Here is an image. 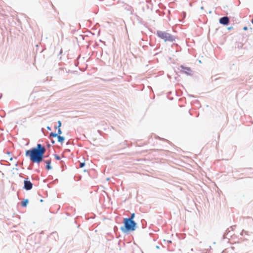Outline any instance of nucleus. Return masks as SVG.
<instances>
[{"instance_id":"f257e3e1","label":"nucleus","mask_w":253,"mask_h":253,"mask_svg":"<svg viewBox=\"0 0 253 253\" xmlns=\"http://www.w3.org/2000/svg\"><path fill=\"white\" fill-rule=\"evenodd\" d=\"M45 151V148L41 144L38 143L36 147L27 150L25 156L28 157L32 163L39 164L46 157L44 155Z\"/></svg>"},{"instance_id":"f03ea898","label":"nucleus","mask_w":253,"mask_h":253,"mask_svg":"<svg viewBox=\"0 0 253 253\" xmlns=\"http://www.w3.org/2000/svg\"><path fill=\"white\" fill-rule=\"evenodd\" d=\"M123 223L124 226L121 227L120 230L125 234L134 231L137 227V223L134 221H131L124 218Z\"/></svg>"},{"instance_id":"7ed1b4c3","label":"nucleus","mask_w":253,"mask_h":253,"mask_svg":"<svg viewBox=\"0 0 253 253\" xmlns=\"http://www.w3.org/2000/svg\"><path fill=\"white\" fill-rule=\"evenodd\" d=\"M157 35L158 37L161 39L164 40L165 42H173L175 41V38L173 36L171 35L169 33H168L166 32H164L162 31H157Z\"/></svg>"},{"instance_id":"20e7f679","label":"nucleus","mask_w":253,"mask_h":253,"mask_svg":"<svg viewBox=\"0 0 253 253\" xmlns=\"http://www.w3.org/2000/svg\"><path fill=\"white\" fill-rule=\"evenodd\" d=\"M24 186L23 188L27 191L31 190L33 188V183L30 180H28V178L25 179L23 182Z\"/></svg>"},{"instance_id":"39448f33","label":"nucleus","mask_w":253,"mask_h":253,"mask_svg":"<svg viewBox=\"0 0 253 253\" xmlns=\"http://www.w3.org/2000/svg\"><path fill=\"white\" fill-rule=\"evenodd\" d=\"M229 18L227 16H223L219 19V22L223 25H227L229 23Z\"/></svg>"},{"instance_id":"423d86ee","label":"nucleus","mask_w":253,"mask_h":253,"mask_svg":"<svg viewBox=\"0 0 253 253\" xmlns=\"http://www.w3.org/2000/svg\"><path fill=\"white\" fill-rule=\"evenodd\" d=\"M180 67L181 68V72L184 73L187 75H191L192 70H191V69L189 67H186L183 66V65H181L180 66Z\"/></svg>"},{"instance_id":"0eeeda50","label":"nucleus","mask_w":253,"mask_h":253,"mask_svg":"<svg viewBox=\"0 0 253 253\" xmlns=\"http://www.w3.org/2000/svg\"><path fill=\"white\" fill-rule=\"evenodd\" d=\"M44 162L46 164L45 169L47 170L51 169L52 167L51 166V160L50 159V160H47L44 161Z\"/></svg>"},{"instance_id":"6e6552de","label":"nucleus","mask_w":253,"mask_h":253,"mask_svg":"<svg viewBox=\"0 0 253 253\" xmlns=\"http://www.w3.org/2000/svg\"><path fill=\"white\" fill-rule=\"evenodd\" d=\"M29 203V200L27 199H23V201L21 203V206L23 207H27L28 204Z\"/></svg>"},{"instance_id":"1a4fd4ad","label":"nucleus","mask_w":253,"mask_h":253,"mask_svg":"<svg viewBox=\"0 0 253 253\" xmlns=\"http://www.w3.org/2000/svg\"><path fill=\"white\" fill-rule=\"evenodd\" d=\"M243 43H242V42H236L235 45V48H238V49L242 48L243 47Z\"/></svg>"},{"instance_id":"9d476101","label":"nucleus","mask_w":253,"mask_h":253,"mask_svg":"<svg viewBox=\"0 0 253 253\" xmlns=\"http://www.w3.org/2000/svg\"><path fill=\"white\" fill-rule=\"evenodd\" d=\"M57 138L58 139V141L60 143H63L65 140V137L62 136L57 135Z\"/></svg>"},{"instance_id":"9b49d317","label":"nucleus","mask_w":253,"mask_h":253,"mask_svg":"<svg viewBox=\"0 0 253 253\" xmlns=\"http://www.w3.org/2000/svg\"><path fill=\"white\" fill-rule=\"evenodd\" d=\"M134 217H135V213H132L131 214L130 217H126L125 218L127 219L128 220H131V221H134L133 219H134Z\"/></svg>"},{"instance_id":"f8f14e48","label":"nucleus","mask_w":253,"mask_h":253,"mask_svg":"<svg viewBox=\"0 0 253 253\" xmlns=\"http://www.w3.org/2000/svg\"><path fill=\"white\" fill-rule=\"evenodd\" d=\"M58 135V134H56V133L51 132L49 134V137H57Z\"/></svg>"},{"instance_id":"ddd939ff","label":"nucleus","mask_w":253,"mask_h":253,"mask_svg":"<svg viewBox=\"0 0 253 253\" xmlns=\"http://www.w3.org/2000/svg\"><path fill=\"white\" fill-rule=\"evenodd\" d=\"M230 230H229V228H228L226 231V233L223 235V238H226L227 237H226V236L228 235V234L230 233Z\"/></svg>"},{"instance_id":"4468645a","label":"nucleus","mask_w":253,"mask_h":253,"mask_svg":"<svg viewBox=\"0 0 253 253\" xmlns=\"http://www.w3.org/2000/svg\"><path fill=\"white\" fill-rule=\"evenodd\" d=\"M61 125H62V124H61V121H58V126H55V128H60V127H61Z\"/></svg>"},{"instance_id":"2eb2a0df","label":"nucleus","mask_w":253,"mask_h":253,"mask_svg":"<svg viewBox=\"0 0 253 253\" xmlns=\"http://www.w3.org/2000/svg\"><path fill=\"white\" fill-rule=\"evenodd\" d=\"M54 156L56 160H60V157L59 155H57V154H54Z\"/></svg>"},{"instance_id":"dca6fc26","label":"nucleus","mask_w":253,"mask_h":253,"mask_svg":"<svg viewBox=\"0 0 253 253\" xmlns=\"http://www.w3.org/2000/svg\"><path fill=\"white\" fill-rule=\"evenodd\" d=\"M85 166V163L84 162H82V163H80V168H83Z\"/></svg>"},{"instance_id":"f3484780","label":"nucleus","mask_w":253,"mask_h":253,"mask_svg":"<svg viewBox=\"0 0 253 253\" xmlns=\"http://www.w3.org/2000/svg\"><path fill=\"white\" fill-rule=\"evenodd\" d=\"M56 134H58V135L62 134V131L60 128H58L57 133H56Z\"/></svg>"},{"instance_id":"a211bd4d","label":"nucleus","mask_w":253,"mask_h":253,"mask_svg":"<svg viewBox=\"0 0 253 253\" xmlns=\"http://www.w3.org/2000/svg\"><path fill=\"white\" fill-rule=\"evenodd\" d=\"M245 233L246 234H247L248 235V231H245L244 230H242V232L241 233V235L242 236L243 235V233Z\"/></svg>"},{"instance_id":"6ab92c4d","label":"nucleus","mask_w":253,"mask_h":253,"mask_svg":"<svg viewBox=\"0 0 253 253\" xmlns=\"http://www.w3.org/2000/svg\"><path fill=\"white\" fill-rule=\"evenodd\" d=\"M51 142L52 144H54L55 142V140H54L53 139H51Z\"/></svg>"},{"instance_id":"aec40b11","label":"nucleus","mask_w":253,"mask_h":253,"mask_svg":"<svg viewBox=\"0 0 253 253\" xmlns=\"http://www.w3.org/2000/svg\"><path fill=\"white\" fill-rule=\"evenodd\" d=\"M247 29H248V27L246 26H245L243 28V30L245 31L247 30Z\"/></svg>"},{"instance_id":"412c9836","label":"nucleus","mask_w":253,"mask_h":253,"mask_svg":"<svg viewBox=\"0 0 253 253\" xmlns=\"http://www.w3.org/2000/svg\"><path fill=\"white\" fill-rule=\"evenodd\" d=\"M46 128H47V129L48 130H51V127H50V126H47Z\"/></svg>"},{"instance_id":"4be33fe9","label":"nucleus","mask_w":253,"mask_h":253,"mask_svg":"<svg viewBox=\"0 0 253 253\" xmlns=\"http://www.w3.org/2000/svg\"><path fill=\"white\" fill-rule=\"evenodd\" d=\"M47 147L49 148V147H51V145L49 143H47Z\"/></svg>"},{"instance_id":"5701e85b","label":"nucleus","mask_w":253,"mask_h":253,"mask_svg":"<svg viewBox=\"0 0 253 253\" xmlns=\"http://www.w3.org/2000/svg\"><path fill=\"white\" fill-rule=\"evenodd\" d=\"M235 227V225L234 226H230V228L231 229V230H232L233 229V228Z\"/></svg>"},{"instance_id":"b1692460","label":"nucleus","mask_w":253,"mask_h":253,"mask_svg":"<svg viewBox=\"0 0 253 253\" xmlns=\"http://www.w3.org/2000/svg\"><path fill=\"white\" fill-rule=\"evenodd\" d=\"M62 52H63L62 49H61L60 51V52H59V54H62Z\"/></svg>"},{"instance_id":"393cba45","label":"nucleus","mask_w":253,"mask_h":253,"mask_svg":"<svg viewBox=\"0 0 253 253\" xmlns=\"http://www.w3.org/2000/svg\"><path fill=\"white\" fill-rule=\"evenodd\" d=\"M156 248L157 249H160V246H156Z\"/></svg>"},{"instance_id":"a878e982","label":"nucleus","mask_w":253,"mask_h":253,"mask_svg":"<svg viewBox=\"0 0 253 253\" xmlns=\"http://www.w3.org/2000/svg\"><path fill=\"white\" fill-rule=\"evenodd\" d=\"M231 29H232V27H228V30H231Z\"/></svg>"},{"instance_id":"bb28decb","label":"nucleus","mask_w":253,"mask_h":253,"mask_svg":"<svg viewBox=\"0 0 253 253\" xmlns=\"http://www.w3.org/2000/svg\"><path fill=\"white\" fill-rule=\"evenodd\" d=\"M200 8H201V10H203L204 9V7L203 6H201Z\"/></svg>"},{"instance_id":"cd10ccee","label":"nucleus","mask_w":253,"mask_h":253,"mask_svg":"<svg viewBox=\"0 0 253 253\" xmlns=\"http://www.w3.org/2000/svg\"><path fill=\"white\" fill-rule=\"evenodd\" d=\"M69 143H70V142H69V141H68L67 142L66 144H67V145L69 144Z\"/></svg>"},{"instance_id":"c85d7f7f","label":"nucleus","mask_w":253,"mask_h":253,"mask_svg":"<svg viewBox=\"0 0 253 253\" xmlns=\"http://www.w3.org/2000/svg\"><path fill=\"white\" fill-rule=\"evenodd\" d=\"M251 22L253 24V19L251 20Z\"/></svg>"},{"instance_id":"c756f323","label":"nucleus","mask_w":253,"mask_h":253,"mask_svg":"<svg viewBox=\"0 0 253 253\" xmlns=\"http://www.w3.org/2000/svg\"><path fill=\"white\" fill-rule=\"evenodd\" d=\"M169 243H171V241H168Z\"/></svg>"},{"instance_id":"7c9ffc66","label":"nucleus","mask_w":253,"mask_h":253,"mask_svg":"<svg viewBox=\"0 0 253 253\" xmlns=\"http://www.w3.org/2000/svg\"><path fill=\"white\" fill-rule=\"evenodd\" d=\"M41 201V202H42L43 201V200L42 199V200H41V201Z\"/></svg>"}]
</instances>
